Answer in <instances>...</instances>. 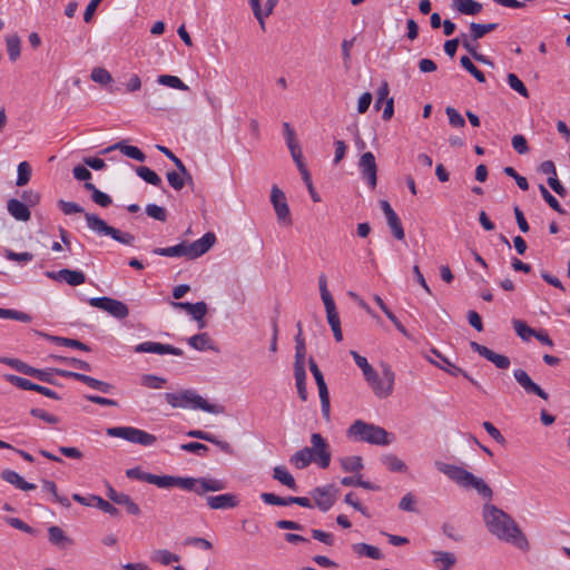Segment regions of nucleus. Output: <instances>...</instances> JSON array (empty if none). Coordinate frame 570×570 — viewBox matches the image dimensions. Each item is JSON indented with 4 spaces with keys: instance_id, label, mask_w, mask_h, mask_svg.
I'll use <instances>...</instances> for the list:
<instances>
[{
    "instance_id": "obj_17",
    "label": "nucleus",
    "mask_w": 570,
    "mask_h": 570,
    "mask_svg": "<svg viewBox=\"0 0 570 570\" xmlns=\"http://www.w3.org/2000/svg\"><path fill=\"white\" fill-rule=\"evenodd\" d=\"M470 347L500 370H505L510 366V358L508 356L498 354L482 344L472 341L470 342Z\"/></svg>"
},
{
    "instance_id": "obj_19",
    "label": "nucleus",
    "mask_w": 570,
    "mask_h": 570,
    "mask_svg": "<svg viewBox=\"0 0 570 570\" xmlns=\"http://www.w3.org/2000/svg\"><path fill=\"white\" fill-rule=\"evenodd\" d=\"M206 503L212 510H228L238 507L239 500L234 493L207 495Z\"/></svg>"
},
{
    "instance_id": "obj_27",
    "label": "nucleus",
    "mask_w": 570,
    "mask_h": 570,
    "mask_svg": "<svg viewBox=\"0 0 570 570\" xmlns=\"http://www.w3.org/2000/svg\"><path fill=\"white\" fill-rule=\"evenodd\" d=\"M273 479L293 491H297V483L294 476L284 465H277L273 469Z\"/></svg>"
},
{
    "instance_id": "obj_1",
    "label": "nucleus",
    "mask_w": 570,
    "mask_h": 570,
    "mask_svg": "<svg viewBox=\"0 0 570 570\" xmlns=\"http://www.w3.org/2000/svg\"><path fill=\"white\" fill-rule=\"evenodd\" d=\"M483 519L488 530L498 539L512 543L521 550L529 547L525 535L514 520L503 510L487 503L483 507Z\"/></svg>"
},
{
    "instance_id": "obj_12",
    "label": "nucleus",
    "mask_w": 570,
    "mask_h": 570,
    "mask_svg": "<svg viewBox=\"0 0 570 570\" xmlns=\"http://www.w3.org/2000/svg\"><path fill=\"white\" fill-rule=\"evenodd\" d=\"M358 169L367 186L374 190L377 185V165L372 151H366L361 155Z\"/></svg>"
},
{
    "instance_id": "obj_47",
    "label": "nucleus",
    "mask_w": 570,
    "mask_h": 570,
    "mask_svg": "<svg viewBox=\"0 0 570 570\" xmlns=\"http://www.w3.org/2000/svg\"><path fill=\"white\" fill-rule=\"evenodd\" d=\"M207 313V304L205 302H197L194 303L193 309L188 314L191 315V317L198 322V327L204 328L206 326V323L204 322V317Z\"/></svg>"
},
{
    "instance_id": "obj_59",
    "label": "nucleus",
    "mask_w": 570,
    "mask_h": 570,
    "mask_svg": "<svg viewBox=\"0 0 570 570\" xmlns=\"http://www.w3.org/2000/svg\"><path fill=\"white\" fill-rule=\"evenodd\" d=\"M507 81L509 83V86L515 90L517 92H519L522 97L524 98H528L529 97V91L527 89V87L524 86V83L519 79V77L514 73H509L508 77H507Z\"/></svg>"
},
{
    "instance_id": "obj_30",
    "label": "nucleus",
    "mask_w": 570,
    "mask_h": 570,
    "mask_svg": "<svg viewBox=\"0 0 570 570\" xmlns=\"http://www.w3.org/2000/svg\"><path fill=\"white\" fill-rule=\"evenodd\" d=\"M188 344L197 351L215 350L207 333H199L188 338Z\"/></svg>"
},
{
    "instance_id": "obj_40",
    "label": "nucleus",
    "mask_w": 570,
    "mask_h": 570,
    "mask_svg": "<svg viewBox=\"0 0 570 570\" xmlns=\"http://www.w3.org/2000/svg\"><path fill=\"white\" fill-rule=\"evenodd\" d=\"M7 51L9 59L16 61L20 57L21 41L17 35H11L6 38Z\"/></svg>"
},
{
    "instance_id": "obj_54",
    "label": "nucleus",
    "mask_w": 570,
    "mask_h": 570,
    "mask_svg": "<svg viewBox=\"0 0 570 570\" xmlns=\"http://www.w3.org/2000/svg\"><path fill=\"white\" fill-rule=\"evenodd\" d=\"M4 379L7 382L11 383L12 385L26 390V391H33L35 384L28 379L14 375V374H6Z\"/></svg>"
},
{
    "instance_id": "obj_18",
    "label": "nucleus",
    "mask_w": 570,
    "mask_h": 570,
    "mask_svg": "<svg viewBox=\"0 0 570 570\" xmlns=\"http://www.w3.org/2000/svg\"><path fill=\"white\" fill-rule=\"evenodd\" d=\"M135 352L136 353H155V354H159V355L173 354L176 356H181L184 354L183 350H180L178 347H175L169 344H163L159 342H151V341H147V342H142V343L138 344L135 347Z\"/></svg>"
},
{
    "instance_id": "obj_51",
    "label": "nucleus",
    "mask_w": 570,
    "mask_h": 570,
    "mask_svg": "<svg viewBox=\"0 0 570 570\" xmlns=\"http://www.w3.org/2000/svg\"><path fill=\"white\" fill-rule=\"evenodd\" d=\"M90 78L92 81L100 83V85H108L112 81L111 73L102 68V67H96L91 70Z\"/></svg>"
},
{
    "instance_id": "obj_48",
    "label": "nucleus",
    "mask_w": 570,
    "mask_h": 570,
    "mask_svg": "<svg viewBox=\"0 0 570 570\" xmlns=\"http://www.w3.org/2000/svg\"><path fill=\"white\" fill-rule=\"evenodd\" d=\"M158 82L174 89L188 90V86L185 85L177 76L161 75L158 77Z\"/></svg>"
},
{
    "instance_id": "obj_4",
    "label": "nucleus",
    "mask_w": 570,
    "mask_h": 570,
    "mask_svg": "<svg viewBox=\"0 0 570 570\" xmlns=\"http://www.w3.org/2000/svg\"><path fill=\"white\" fill-rule=\"evenodd\" d=\"M435 468L439 472L445 474L451 481L455 482L459 487H462L464 489H475L481 497L489 500L492 499V489L484 482V480L475 476L465 469L440 461L435 462Z\"/></svg>"
},
{
    "instance_id": "obj_15",
    "label": "nucleus",
    "mask_w": 570,
    "mask_h": 570,
    "mask_svg": "<svg viewBox=\"0 0 570 570\" xmlns=\"http://www.w3.org/2000/svg\"><path fill=\"white\" fill-rule=\"evenodd\" d=\"M57 372L62 377L73 379V380L85 383L89 387L98 390L102 393H109L114 387L110 383L97 380L92 376H89V375H86L82 373L67 371V370H57Z\"/></svg>"
},
{
    "instance_id": "obj_57",
    "label": "nucleus",
    "mask_w": 570,
    "mask_h": 570,
    "mask_svg": "<svg viewBox=\"0 0 570 570\" xmlns=\"http://www.w3.org/2000/svg\"><path fill=\"white\" fill-rule=\"evenodd\" d=\"M4 521L11 525L12 528L14 529H18L22 532H26L28 534H31V535H36L37 534V530L33 529L32 527H30L29 524H27L24 521H22L21 519L19 518H13V517H8L4 519Z\"/></svg>"
},
{
    "instance_id": "obj_63",
    "label": "nucleus",
    "mask_w": 570,
    "mask_h": 570,
    "mask_svg": "<svg viewBox=\"0 0 570 570\" xmlns=\"http://www.w3.org/2000/svg\"><path fill=\"white\" fill-rule=\"evenodd\" d=\"M311 534H312L313 539L318 540L330 547H332L335 542L334 535L332 533L325 532L323 530L312 529Z\"/></svg>"
},
{
    "instance_id": "obj_50",
    "label": "nucleus",
    "mask_w": 570,
    "mask_h": 570,
    "mask_svg": "<svg viewBox=\"0 0 570 570\" xmlns=\"http://www.w3.org/2000/svg\"><path fill=\"white\" fill-rule=\"evenodd\" d=\"M461 66L469 71L479 82H485L484 73L478 69L468 56H462L460 59Z\"/></svg>"
},
{
    "instance_id": "obj_36",
    "label": "nucleus",
    "mask_w": 570,
    "mask_h": 570,
    "mask_svg": "<svg viewBox=\"0 0 570 570\" xmlns=\"http://www.w3.org/2000/svg\"><path fill=\"white\" fill-rule=\"evenodd\" d=\"M355 364L362 370L364 379L370 380L374 377V367L367 362L366 357L358 354L356 351H351Z\"/></svg>"
},
{
    "instance_id": "obj_35",
    "label": "nucleus",
    "mask_w": 570,
    "mask_h": 570,
    "mask_svg": "<svg viewBox=\"0 0 570 570\" xmlns=\"http://www.w3.org/2000/svg\"><path fill=\"white\" fill-rule=\"evenodd\" d=\"M136 174L141 179H144L146 183H148V184H150L153 186L160 187L161 184H163V180L159 177V175L156 171H154L153 169H150V168H148L146 166L137 167L136 168Z\"/></svg>"
},
{
    "instance_id": "obj_52",
    "label": "nucleus",
    "mask_w": 570,
    "mask_h": 570,
    "mask_svg": "<svg viewBox=\"0 0 570 570\" xmlns=\"http://www.w3.org/2000/svg\"><path fill=\"white\" fill-rule=\"evenodd\" d=\"M539 190L542 198L553 210L561 215L566 214V210L561 207L557 198L543 185H539Z\"/></svg>"
},
{
    "instance_id": "obj_29",
    "label": "nucleus",
    "mask_w": 570,
    "mask_h": 570,
    "mask_svg": "<svg viewBox=\"0 0 570 570\" xmlns=\"http://www.w3.org/2000/svg\"><path fill=\"white\" fill-rule=\"evenodd\" d=\"M295 385L297 394L302 401H307L308 393L306 389V370L305 367H294Z\"/></svg>"
},
{
    "instance_id": "obj_5",
    "label": "nucleus",
    "mask_w": 570,
    "mask_h": 570,
    "mask_svg": "<svg viewBox=\"0 0 570 570\" xmlns=\"http://www.w3.org/2000/svg\"><path fill=\"white\" fill-rule=\"evenodd\" d=\"M216 236L214 233H206L203 237L195 240L191 244H187L186 242H181L175 246L164 247V248H155L153 250L154 254L159 256L167 257H188L190 259L197 258L205 253H207L210 247L215 244Z\"/></svg>"
},
{
    "instance_id": "obj_11",
    "label": "nucleus",
    "mask_w": 570,
    "mask_h": 570,
    "mask_svg": "<svg viewBox=\"0 0 570 570\" xmlns=\"http://www.w3.org/2000/svg\"><path fill=\"white\" fill-rule=\"evenodd\" d=\"M183 409L203 410L212 414H220L224 412V407L222 405L208 403L195 390H183Z\"/></svg>"
},
{
    "instance_id": "obj_26",
    "label": "nucleus",
    "mask_w": 570,
    "mask_h": 570,
    "mask_svg": "<svg viewBox=\"0 0 570 570\" xmlns=\"http://www.w3.org/2000/svg\"><path fill=\"white\" fill-rule=\"evenodd\" d=\"M433 563L439 570H450L456 562V557L448 551H433Z\"/></svg>"
},
{
    "instance_id": "obj_33",
    "label": "nucleus",
    "mask_w": 570,
    "mask_h": 570,
    "mask_svg": "<svg viewBox=\"0 0 570 570\" xmlns=\"http://www.w3.org/2000/svg\"><path fill=\"white\" fill-rule=\"evenodd\" d=\"M115 147L118 148L127 157L135 159L137 161H145L146 155L136 146L127 145L125 141H118L115 144Z\"/></svg>"
},
{
    "instance_id": "obj_39",
    "label": "nucleus",
    "mask_w": 570,
    "mask_h": 570,
    "mask_svg": "<svg viewBox=\"0 0 570 570\" xmlns=\"http://www.w3.org/2000/svg\"><path fill=\"white\" fill-rule=\"evenodd\" d=\"M385 218H386V223H387L393 236L397 240H403L405 237V233H404V228L402 226L401 219L399 218L397 214L393 213V214L386 216Z\"/></svg>"
},
{
    "instance_id": "obj_45",
    "label": "nucleus",
    "mask_w": 570,
    "mask_h": 570,
    "mask_svg": "<svg viewBox=\"0 0 570 570\" xmlns=\"http://www.w3.org/2000/svg\"><path fill=\"white\" fill-rule=\"evenodd\" d=\"M308 366H309V370L315 379L316 385L318 387V393L327 392L328 389H327L326 382L324 380V376L313 357H309Z\"/></svg>"
},
{
    "instance_id": "obj_2",
    "label": "nucleus",
    "mask_w": 570,
    "mask_h": 570,
    "mask_svg": "<svg viewBox=\"0 0 570 570\" xmlns=\"http://www.w3.org/2000/svg\"><path fill=\"white\" fill-rule=\"evenodd\" d=\"M148 483L157 485L161 489L178 487L186 491H193L197 495H205L208 492H219L226 489V482L215 478H193V476H175V475H157L148 476Z\"/></svg>"
},
{
    "instance_id": "obj_31",
    "label": "nucleus",
    "mask_w": 570,
    "mask_h": 570,
    "mask_svg": "<svg viewBox=\"0 0 570 570\" xmlns=\"http://www.w3.org/2000/svg\"><path fill=\"white\" fill-rule=\"evenodd\" d=\"M498 28V23H470V37L472 40L476 41L483 38L487 33L495 30Z\"/></svg>"
},
{
    "instance_id": "obj_9",
    "label": "nucleus",
    "mask_w": 570,
    "mask_h": 570,
    "mask_svg": "<svg viewBox=\"0 0 570 570\" xmlns=\"http://www.w3.org/2000/svg\"><path fill=\"white\" fill-rule=\"evenodd\" d=\"M372 387L373 393L380 399H386L394 391L395 373L389 364L382 365V376L374 372V377L365 380Z\"/></svg>"
},
{
    "instance_id": "obj_37",
    "label": "nucleus",
    "mask_w": 570,
    "mask_h": 570,
    "mask_svg": "<svg viewBox=\"0 0 570 570\" xmlns=\"http://www.w3.org/2000/svg\"><path fill=\"white\" fill-rule=\"evenodd\" d=\"M341 466L345 472L357 473L364 468L363 459L358 455L342 458Z\"/></svg>"
},
{
    "instance_id": "obj_61",
    "label": "nucleus",
    "mask_w": 570,
    "mask_h": 570,
    "mask_svg": "<svg viewBox=\"0 0 570 570\" xmlns=\"http://www.w3.org/2000/svg\"><path fill=\"white\" fill-rule=\"evenodd\" d=\"M180 449L186 452L195 453L204 456L208 452V446L199 442H188L180 445Z\"/></svg>"
},
{
    "instance_id": "obj_38",
    "label": "nucleus",
    "mask_w": 570,
    "mask_h": 570,
    "mask_svg": "<svg viewBox=\"0 0 570 570\" xmlns=\"http://www.w3.org/2000/svg\"><path fill=\"white\" fill-rule=\"evenodd\" d=\"M49 541L57 547L63 548L66 544L70 543L69 538L65 534L63 530L57 525H51L48 529Z\"/></svg>"
},
{
    "instance_id": "obj_22",
    "label": "nucleus",
    "mask_w": 570,
    "mask_h": 570,
    "mask_svg": "<svg viewBox=\"0 0 570 570\" xmlns=\"http://www.w3.org/2000/svg\"><path fill=\"white\" fill-rule=\"evenodd\" d=\"M1 479L22 491L36 489V484L27 482L20 474L10 469H6L1 472Z\"/></svg>"
},
{
    "instance_id": "obj_53",
    "label": "nucleus",
    "mask_w": 570,
    "mask_h": 570,
    "mask_svg": "<svg viewBox=\"0 0 570 570\" xmlns=\"http://www.w3.org/2000/svg\"><path fill=\"white\" fill-rule=\"evenodd\" d=\"M90 500L95 501V505L104 511L105 513H108L112 517L119 515V510L111 504L109 501L98 497V495H90Z\"/></svg>"
},
{
    "instance_id": "obj_25",
    "label": "nucleus",
    "mask_w": 570,
    "mask_h": 570,
    "mask_svg": "<svg viewBox=\"0 0 570 570\" xmlns=\"http://www.w3.org/2000/svg\"><path fill=\"white\" fill-rule=\"evenodd\" d=\"M41 335L45 338H47L48 341H50L57 345L72 347V348H77V350L85 351V352L90 351V347L87 344H85L78 340L62 337V336H56V335H50V334H45V333H41Z\"/></svg>"
},
{
    "instance_id": "obj_20",
    "label": "nucleus",
    "mask_w": 570,
    "mask_h": 570,
    "mask_svg": "<svg viewBox=\"0 0 570 570\" xmlns=\"http://www.w3.org/2000/svg\"><path fill=\"white\" fill-rule=\"evenodd\" d=\"M513 376L527 393L538 395L542 400H548V393L544 392L537 383H534L524 370H514Z\"/></svg>"
},
{
    "instance_id": "obj_44",
    "label": "nucleus",
    "mask_w": 570,
    "mask_h": 570,
    "mask_svg": "<svg viewBox=\"0 0 570 570\" xmlns=\"http://www.w3.org/2000/svg\"><path fill=\"white\" fill-rule=\"evenodd\" d=\"M42 489L52 494L53 501L60 503L61 505L69 508L70 501L65 495H59L57 492V485L53 481L42 480Z\"/></svg>"
},
{
    "instance_id": "obj_34",
    "label": "nucleus",
    "mask_w": 570,
    "mask_h": 570,
    "mask_svg": "<svg viewBox=\"0 0 570 570\" xmlns=\"http://www.w3.org/2000/svg\"><path fill=\"white\" fill-rule=\"evenodd\" d=\"M353 550L358 556H365L374 560H380L383 558V554L379 548L367 543H356L353 546Z\"/></svg>"
},
{
    "instance_id": "obj_56",
    "label": "nucleus",
    "mask_w": 570,
    "mask_h": 570,
    "mask_svg": "<svg viewBox=\"0 0 570 570\" xmlns=\"http://www.w3.org/2000/svg\"><path fill=\"white\" fill-rule=\"evenodd\" d=\"M513 327L517 334L524 341H529L530 337L535 334V331L531 328L525 322L520 320H513Z\"/></svg>"
},
{
    "instance_id": "obj_41",
    "label": "nucleus",
    "mask_w": 570,
    "mask_h": 570,
    "mask_svg": "<svg viewBox=\"0 0 570 570\" xmlns=\"http://www.w3.org/2000/svg\"><path fill=\"white\" fill-rule=\"evenodd\" d=\"M153 561H158L164 566H168L171 562H178L180 560L178 554L171 553L166 549L155 550L151 554Z\"/></svg>"
},
{
    "instance_id": "obj_43",
    "label": "nucleus",
    "mask_w": 570,
    "mask_h": 570,
    "mask_svg": "<svg viewBox=\"0 0 570 570\" xmlns=\"http://www.w3.org/2000/svg\"><path fill=\"white\" fill-rule=\"evenodd\" d=\"M382 463L392 472H405L406 464L394 454H386L382 458Z\"/></svg>"
},
{
    "instance_id": "obj_8",
    "label": "nucleus",
    "mask_w": 570,
    "mask_h": 570,
    "mask_svg": "<svg viewBox=\"0 0 570 570\" xmlns=\"http://www.w3.org/2000/svg\"><path fill=\"white\" fill-rule=\"evenodd\" d=\"M107 434L109 436L120 438L130 443L144 446H150L157 441V438L154 434L132 426L109 428L107 429Z\"/></svg>"
},
{
    "instance_id": "obj_14",
    "label": "nucleus",
    "mask_w": 570,
    "mask_h": 570,
    "mask_svg": "<svg viewBox=\"0 0 570 570\" xmlns=\"http://www.w3.org/2000/svg\"><path fill=\"white\" fill-rule=\"evenodd\" d=\"M45 275L52 281L65 282L70 286H79L86 282V274L79 269L62 268L57 272L47 271Z\"/></svg>"
},
{
    "instance_id": "obj_60",
    "label": "nucleus",
    "mask_w": 570,
    "mask_h": 570,
    "mask_svg": "<svg viewBox=\"0 0 570 570\" xmlns=\"http://www.w3.org/2000/svg\"><path fill=\"white\" fill-rule=\"evenodd\" d=\"M146 214L159 222H165L167 219V210L156 204H148L146 206Z\"/></svg>"
},
{
    "instance_id": "obj_46",
    "label": "nucleus",
    "mask_w": 570,
    "mask_h": 570,
    "mask_svg": "<svg viewBox=\"0 0 570 570\" xmlns=\"http://www.w3.org/2000/svg\"><path fill=\"white\" fill-rule=\"evenodd\" d=\"M31 173H32V169H31L30 164L28 161H21L18 165V177H17V181H16L17 186H19V187L26 186L30 181Z\"/></svg>"
},
{
    "instance_id": "obj_28",
    "label": "nucleus",
    "mask_w": 570,
    "mask_h": 570,
    "mask_svg": "<svg viewBox=\"0 0 570 570\" xmlns=\"http://www.w3.org/2000/svg\"><path fill=\"white\" fill-rule=\"evenodd\" d=\"M473 41L470 37V35L461 33L460 36V43L462 47L479 62L485 63V65H492L490 59L476 51V47L473 45Z\"/></svg>"
},
{
    "instance_id": "obj_16",
    "label": "nucleus",
    "mask_w": 570,
    "mask_h": 570,
    "mask_svg": "<svg viewBox=\"0 0 570 570\" xmlns=\"http://www.w3.org/2000/svg\"><path fill=\"white\" fill-rule=\"evenodd\" d=\"M336 490L333 485L317 487L311 491V495L315 501L316 507L323 511H328L335 503Z\"/></svg>"
},
{
    "instance_id": "obj_3",
    "label": "nucleus",
    "mask_w": 570,
    "mask_h": 570,
    "mask_svg": "<svg viewBox=\"0 0 570 570\" xmlns=\"http://www.w3.org/2000/svg\"><path fill=\"white\" fill-rule=\"evenodd\" d=\"M311 443L312 448L305 446L296 451L289 458V463L298 470L307 468L312 462L322 469H327L332 458L328 443L320 433L311 435Z\"/></svg>"
},
{
    "instance_id": "obj_24",
    "label": "nucleus",
    "mask_w": 570,
    "mask_h": 570,
    "mask_svg": "<svg viewBox=\"0 0 570 570\" xmlns=\"http://www.w3.org/2000/svg\"><path fill=\"white\" fill-rule=\"evenodd\" d=\"M452 8L461 14L476 16L482 11L483 6L475 0H453Z\"/></svg>"
},
{
    "instance_id": "obj_58",
    "label": "nucleus",
    "mask_w": 570,
    "mask_h": 570,
    "mask_svg": "<svg viewBox=\"0 0 570 570\" xmlns=\"http://www.w3.org/2000/svg\"><path fill=\"white\" fill-rule=\"evenodd\" d=\"M445 114L449 118V124L454 128H463L465 120L462 115L453 107H446Z\"/></svg>"
},
{
    "instance_id": "obj_64",
    "label": "nucleus",
    "mask_w": 570,
    "mask_h": 570,
    "mask_svg": "<svg viewBox=\"0 0 570 570\" xmlns=\"http://www.w3.org/2000/svg\"><path fill=\"white\" fill-rule=\"evenodd\" d=\"M415 504H416L415 497L411 492H409L401 499V501L399 503V509L406 511V512H415L416 511Z\"/></svg>"
},
{
    "instance_id": "obj_49",
    "label": "nucleus",
    "mask_w": 570,
    "mask_h": 570,
    "mask_svg": "<svg viewBox=\"0 0 570 570\" xmlns=\"http://www.w3.org/2000/svg\"><path fill=\"white\" fill-rule=\"evenodd\" d=\"M140 383L145 387L153 389V390H159L166 383V379L154 375V374H144L140 377Z\"/></svg>"
},
{
    "instance_id": "obj_7",
    "label": "nucleus",
    "mask_w": 570,
    "mask_h": 570,
    "mask_svg": "<svg viewBox=\"0 0 570 570\" xmlns=\"http://www.w3.org/2000/svg\"><path fill=\"white\" fill-rule=\"evenodd\" d=\"M85 218L87 226L97 234L110 236L112 239L124 245L130 246L135 242V236L132 234L128 232H121L120 229L109 226L96 214L86 213Z\"/></svg>"
},
{
    "instance_id": "obj_21",
    "label": "nucleus",
    "mask_w": 570,
    "mask_h": 570,
    "mask_svg": "<svg viewBox=\"0 0 570 570\" xmlns=\"http://www.w3.org/2000/svg\"><path fill=\"white\" fill-rule=\"evenodd\" d=\"M431 353L440 360V362H438L430 357H426L431 364L435 365L436 367H439L440 370L446 372L448 374H450L452 376L462 375L463 377H469L468 372H465L463 368L451 363L450 360L446 358L444 355H442V353L440 351H438L436 348H432Z\"/></svg>"
},
{
    "instance_id": "obj_13",
    "label": "nucleus",
    "mask_w": 570,
    "mask_h": 570,
    "mask_svg": "<svg viewBox=\"0 0 570 570\" xmlns=\"http://www.w3.org/2000/svg\"><path fill=\"white\" fill-rule=\"evenodd\" d=\"M271 203L274 207L278 222L285 225H291V210L286 196L277 186H273L271 190Z\"/></svg>"
},
{
    "instance_id": "obj_42",
    "label": "nucleus",
    "mask_w": 570,
    "mask_h": 570,
    "mask_svg": "<svg viewBox=\"0 0 570 570\" xmlns=\"http://www.w3.org/2000/svg\"><path fill=\"white\" fill-rule=\"evenodd\" d=\"M0 318L14 320L22 323H30L32 321V316L28 313L2 307H0Z\"/></svg>"
},
{
    "instance_id": "obj_32",
    "label": "nucleus",
    "mask_w": 570,
    "mask_h": 570,
    "mask_svg": "<svg viewBox=\"0 0 570 570\" xmlns=\"http://www.w3.org/2000/svg\"><path fill=\"white\" fill-rule=\"evenodd\" d=\"M305 355H306L305 338L303 335L296 334L294 367H305Z\"/></svg>"
},
{
    "instance_id": "obj_23",
    "label": "nucleus",
    "mask_w": 570,
    "mask_h": 570,
    "mask_svg": "<svg viewBox=\"0 0 570 570\" xmlns=\"http://www.w3.org/2000/svg\"><path fill=\"white\" fill-rule=\"evenodd\" d=\"M7 209L14 219L20 222H27L31 217V213L27 205L16 198H10L7 202Z\"/></svg>"
},
{
    "instance_id": "obj_10",
    "label": "nucleus",
    "mask_w": 570,
    "mask_h": 570,
    "mask_svg": "<svg viewBox=\"0 0 570 570\" xmlns=\"http://www.w3.org/2000/svg\"><path fill=\"white\" fill-rule=\"evenodd\" d=\"M88 303L90 306L100 308L118 320H124L129 314V308L124 302L108 296L91 297Z\"/></svg>"
},
{
    "instance_id": "obj_55",
    "label": "nucleus",
    "mask_w": 570,
    "mask_h": 570,
    "mask_svg": "<svg viewBox=\"0 0 570 570\" xmlns=\"http://www.w3.org/2000/svg\"><path fill=\"white\" fill-rule=\"evenodd\" d=\"M116 504L124 505L127 510V512L131 515H138L140 514V508L137 503H135L131 498L122 493L118 500L115 502Z\"/></svg>"
},
{
    "instance_id": "obj_62",
    "label": "nucleus",
    "mask_w": 570,
    "mask_h": 570,
    "mask_svg": "<svg viewBox=\"0 0 570 570\" xmlns=\"http://www.w3.org/2000/svg\"><path fill=\"white\" fill-rule=\"evenodd\" d=\"M58 206L65 215L83 213V208L73 202H66L63 199H60L58 200Z\"/></svg>"
},
{
    "instance_id": "obj_6",
    "label": "nucleus",
    "mask_w": 570,
    "mask_h": 570,
    "mask_svg": "<svg viewBox=\"0 0 570 570\" xmlns=\"http://www.w3.org/2000/svg\"><path fill=\"white\" fill-rule=\"evenodd\" d=\"M347 436L374 445H389L392 442L385 429L362 420H356L347 429Z\"/></svg>"
}]
</instances>
